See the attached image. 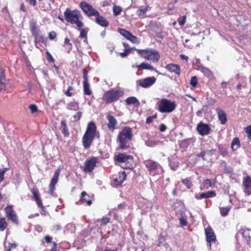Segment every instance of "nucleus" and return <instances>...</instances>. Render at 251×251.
Listing matches in <instances>:
<instances>
[{
    "mask_svg": "<svg viewBox=\"0 0 251 251\" xmlns=\"http://www.w3.org/2000/svg\"><path fill=\"white\" fill-rule=\"evenodd\" d=\"M33 198H34L35 201L36 202L37 204H38V205L40 207H43V205L42 202L41 200H40V199L39 198L37 193L36 191H34L33 192Z\"/></svg>",
    "mask_w": 251,
    "mask_h": 251,
    "instance_id": "c9c22d12",
    "label": "nucleus"
},
{
    "mask_svg": "<svg viewBox=\"0 0 251 251\" xmlns=\"http://www.w3.org/2000/svg\"><path fill=\"white\" fill-rule=\"evenodd\" d=\"M62 127V132L65 136H68L69 135V130L67 128V124L65 120H63L61 122Z\"/></svg>",
    "mask_w": 251,
    "mask_h": 251,
    "instance_id": "c756f323",
    "label": "nucleus"
},
{
    "mask_svg": "<svg viewBox=\"0 0 251 251\" xmlns=\"http://www.w3.org/2000/svg\"><path fill=\"white\" fill-rule=\"evenodd\" d=\"M166 69L171 73H174L176 75H179L180 73V69L178 65L174 64H170L166 66Z\"/></svg>",
    "mask_w": 251,
    "mask_h": 251,
    "instance_id": "4be33fe9",
    "label": "nucleus"
},
{
    "mask_svg": "<svg viewBox=\"0 0 251 251\" xmlns=\"http://www.w3.org/2000/svg\"><path fill=\"white\" fill-rule=\"evenodd\" d=\"M127 39L133 43H139L140 42V39L136 36L133 35L131 33Z\"/></svg>",
    "mask_w": 251,
    "mask_h": 251,
    "instance_id": "c03bdc74",
    "label": "nucleus"
},
{
    "mask_svg": "<svg viewBox=\"0 0 251 251\" xmlns=\"http://www.w3.org/2000/svg\"><path fill=\"white\" fill-rule=\"evenodd\" d=\"M179 222H180V225L182 226H187V223L186 220L183 217H181L179 219Z\"/></svg>",
    "mask_w": 251,
    "mask_h": 251,
    "instance_id": "4d7b16f0",
    "label": "nucleus"
},
{
    "mask_svg": "<svg viewBox=\"0 0 251 251\" xmlns=\"http://www.w3.org/2000/svg\"><path fill=\"white\" fill-rule=\"evenodd\" d=\"M64 14L65 19L67 22L75 24L79 28L83 26L84 24L82 22L83 17L78 10H71L67 8Z\"/></svg>",
    "mask_w": 251,
    "mask_h": 251,
    "instance_id": "f03ea898",
    "label": "nucleus"
},
{
    "mask_svg": "<svg viewBox=\"0 0 251 251\" xmlns=\"http://www.w3.org/2000/svg\"><path fill=\"white\" fill-rule=\"evenodd\" d=\"M84 92L85 95H90L92 94V91L90 88L88 82L83 81Z\"/></svg>",
    "mask_w": 251,
    "mask_h": 251,
    "instance_id": "c85d7f7f",
    "label": "nucleus"
},
{
    "mask_svg": "<svg viewBox=\"0 0 251 251\" xmlns=\"http://www.w3.org/2000/svg\"><path fill=\"white\" fill-rule=\"evenodd\" d=\"M74 90V88L72 86H69L66 91L64 92L65 94L68 97H71L73 94L71 91Z\"/></svg>",
    "mask_w": 251,
    "mask_h": 251,
    "instance_id": "09e8293b",
    "label": "nucleus"
},
{
    "mask_svg": "<svg viewBox=\"0 0 251 251\" xmlns=\"http://www.w3.org/2000/svg\"><path fill=\"white\" fill-rule=\"evenodd\" d=\"M45 42V38L43 35H38V40H37V43L39 42Z\"/></svg>",
    "mask_w": 251,
    "mask_h": 251,
    "instance_id": "680f3d73",
    "label": "nucleus"
},
{
    "mask_svg": "<svg viewBox=\"0 0 251 251\" xmlns=\"http://www.w3.org/2000/svg\"><path fill=\"white\" fill-rule=\"evenodd\" d=\"M150 9L149 6H147L144 8L139 9L137 11V14L139 16H143Z\"/></svg>",
    "mask_w": 251,
    "mask_h": 251,
    "instance_id": "58836bf2",
    "label": "nucleus"
},
{
    "mask_svg": "<svg viewBox=\"0 0 251 251\" xmlns=\"http://www.w3.org/2000/svg\"><path fill=\"white\" fill-rule=\"evenodd\" d=\"M56 37V34L55 31H51L49 33V37L50 40L54 39Z\"/></svg>",
    "mask_w": 251,
    "mask_h": 251,
    "instance_id": "bf43d9fd",
    "label": "nucleus"
},
{
    "mask_svg": "<svg viewBox=\"0 0 251 251\" xmlns=\"http://www.w3.org/2000/svg\"><path fill=\"white\" fill-rule=\"evenodd\" d=\"M6 216L13 223L18 224V218L16 213L13 211L11 205H8L5 208Z\"/></svg>",
    "mask_w": 251,
    "mask_h": 251,
    "instance_id": "9b49d317",
    "label": "nucleus"
},
{
    "mask_svg": "<svg viewBox=\"0 0 251 251\" xmlns=\"http://www.w3.org/2000/svg\"><path fill=\"white\" fill-rule=\"evenodd\" d=\"M156 78L154 77H149L141 79L137 81V84L143 88H149L155 83Z\"/></svg>",
    "mask_w": 251,
    "mask_h": 251,
    "instance_id": "1a4fd4ad",
    "label": "nucleus"
},
{
    "mask_svg": "<svg viewBox=\"0 0 251 251\" xmlns=\"http://www.w3.org/2000/svg\"><path fill=\"white\" fill-rule=\"evenodd\" d=\"M80 200L82 203H86L88 205H90L92 204V200L90 196L85 191L81 193Z\"/></svg>",
    "mask_w": 251,
    "mask_h": 251,
    "instance_id": "393cba45",
    "label": "nucleus"
},
{
    "mask_svg": "<svg viewBox=\"0 0 251 251\" xmlns=\"http://www.w3.org/2000/svg\"><path fill=\"white\" fill-rule=\"evenodd\" d=\"M166 126L164 124H161L159 127V130L161 132L164 131L166 129Z\"/></svg>",
    "mask_w": 251,
    "mask_h": 251,
    "instance_id": "338daca9",
    "label": "nucleus"
},
{
    "mask_svg": "<svg viewBox=\"0 0 251 251\" xmlns=\"http://www.w3.org/2000/svg\"><path fill=\"white\" fill-rule=\"evenodd\" d=\"M137 49H135L134 48H129V49H126L125 50V52L120 53V55L122 57H125L129 53L131 52L133 50H136L137 51Z\"/></svg>",
    "mask_w": 251,
    "mask_h": 251,
    "instance_id": "ea45409f",
    "label": "nucleus"
},
{
    "mask_svg": "<svg viewBox=\"0 0 251 251\" xmlns=\"http://www.w3.org/2000/svg\"><path fill=\"white\" fill-rule=\"evenodd\" d=\"M81 115H82V112H78L76 114H75L74 116V118L75 120H79L81 117Z\"/></svg>",
    "mask_w": 251,
    "mask_h": 251,
    "instance_id": "e2e57ef3",
    "label": "nucleus"
},
{
    "mask_svg": "<svg viewBox=\"0 0 251 251\" xmlns=\"http://www.w3.org/2000/svg\"><path fill=\"white\" fill-rule=\"evenodd\" d=\"M106 118L108 121L107 126L109 129L114 130L116 128V126L117 125V122L115 117L112 115H108L106 116Z\"/></svg>",
    "mask_w": 251,
    "mask_h": 251,
    "instance_id": "a211bd4d",
    "label": "nucleus"
},
{
    "mask_svg": "<svg viewBox=\"0 0 251 251\" xmlns=\"http://www.w3.org/2000/svg\"><path fill=\"white\" fill-rule=\"evenodd\" d=\"M216 110L221 124L223 125L225 124L227 121V117L226 113L224 110L220 108H217Z\"/></svg>",
    "mask_w": 251,
    "mask_h": 251,
    "instance_id": "aec40b11",
    "label": "nucleus"
},
{
    "mask_svg": "<svg viewBox=\"0 0 251 251\" xmlns=\"http://www.w3.org/2000/svg\"><path fill=\"white\" fill-rule=\"evenodd\" d=\"M46 54H47V60L49 61L54 62V59L53 58V57L52 56V55H51V54L49 51L46 52Z\"/></svg>",
    "mask_w": 251,
    "mask_h": 251,
    "instance_id": "6e6d98bb",
    "label": "nucleus"
},
{
    "mask_svg": "<svg viewBox=\"0 0 251 251\" xmlns=\"http://www.w3.org/2000/svg\"><path fill=\"white\" fill-rule=\"evenodd\" d=\"M200 71L204 75L207 77H211L212 76V73L211 71L208 68L204 67H201L200 68Z\"/></svg>",
    "mask_w": 251,
    "mask_h": 251,
    "instance_id": "473e14b6",
    "label": "nucleus"
},
{
    "mask_svg": "<svg viewBox=\"0 0 251 251\" xmlns=\"http://www.w3.org/2000/svg\"><path fill=\"white\" fill-rule=\"evenodd\" d=\"M245 131L249 137H251V125L245 128Z\"/></svg>",
    "mask_w": 251,
    "mask_h": 251,
    "instance_id": "052dcab7",
    "label": "nucleus"
},
{
    "mask_svg": "<svg viewBox=\"0 0 251 251\" xmlns=\"http://www.w3.org/2000/svg\"><path fill=\"white\" fill-rule=\"evenodd\" d=\"M133 136L132 129L129 126H126L119 132L117 141L119 144L118 149L126 150L129 147L128 142Z\"/></svg>",
    "mask_w": 251,
    "mask_h": 251,
    "instance_id": "f257e3e1",
    "label": "nucleus"
},
{
    "mask_svg": "<svg viewBox=\"0 0 251 251\" xmlns=\"http://www.w3.org/2000/svg\"><path fill=\"white\" fill-rule=\"evenodd\" d=\"M188 140H183L180 143V147L182 148H187L189 146Z\"/></svg>",
    "mask_w": 251,
    "mask_h": 251,
    "instance_id": "3c124183",
    "label": "nucleus"
},
{
    "mask_svg": "<svg viewBox=\"0 0 251 251\" xmlns=\"http://www.w3.org/2000/svg\"><path fill=\"white\" fill-rule=\"evenodd\" d=\"M197 129L199 133L203 136L208 134L210 128L207 124L201 122L198 125Z\"/></svg>",
    "mask_w": 251,
    "mask_h": 251,
    "instance_id": "ddd939ff",
    "label": "nucleus"
},
{
    "mask_svg": "<svg viewBox=\"0 0 251 251\" xmlns=\"http://www.w3.org/2000/svg\"><path fill=\"white\" fill-rule=\"evenodd\" d=\"M109 218L107 217H103L100 220V222L101 224V225H105L108 223L109 222Z\"/></svg>",
    "mask_w": 251,
    "mask_h": 251,
    "instance_id": "5fc2aeb1",
    "label": "nucleus"
},
{
    "mask_svg": "<svg viewBox=\"0 0 251 251\" xmlns=\"http://www.w3.org/2000/svg\"><path fill=\"white\" fill-rule=\"evenodd\" d=\"M7 226L4 218H0V231H3Z\"/></svg>",
    "mask_w": 251,
    "mask_h": 251,
    "instance_id": "37998d69",
    "label": "nucleus"
},
{
    "mask_svg": "<svg viewBox=\"0 0 251 251\" xmlns=\"http://www.w3.org/2000/svg\"><path fill=\"white\" fill-rule=\"evenodd\" d=\"M33 36L34 37V43L35 45L37 44L38 36L39 34V30L38 28H34L31 30Z\"/></svg>",
    "mask_w": 251,
    "mask_h": 251,
    "instance_id": "a19ab883",
    "label": "nucleus"
},
{
    "mask_svg": "<svg viewBox=\"0 0 251 251\" xmlns=\"http://www.w3.org/2000/svg\"><path fill=\"white\" fill-rule=\"evenodd\" d=\"M230 209L231 207L228 206L226 207H220L221 215L223 216H226L228 214Z\"/></svg>",
    "mask_w": 251,
    "mask_h": 251,
    "instance_id": "f704fd0d",
    "label": "nucleus"
},
{
    "mask_svg": "<svg viewBox=\"0 0 251 251\" xmlns=\"http://www.w3.org/2000/svg\"><path fill=\"white\" fill-rule=\"evenodd\" d=\"M126 175L125 172L119 173L118 178H115L113 179V183L115 186H119L122 184L126 179Z\"/></svg>",
    "mask_w": 251,
    "mask_h": 251,
    "instance_id": "6ab92c4d",
    "label": "nucleus"
},
{
    "mask_svg": "<svg viewBox=\"0 0 251 251\" xmlns=\"http://www.w3.org/2000/svg\"><path fill=\"white\" fill-rule=\"evenodd\" d=\"M64 43H65V44H68L69 45H70V50L72 49V44L70 42V40H69V39L68 38H66L65 39Z\"/></svg>",
    "mask_w": 251,
    "mask_h": 251,
    "instance_id": "774afa93",
    "label": "nucleus"
},
{
    "mask_svg": "<svg viewBox=\"0 0 251 251\" xmlns=\"http://www.w3.org/2000/svg\"><path fill=\"white\" fill-rule=\"evenodd\" d=\"M127 104H133L134 106H138L139 104L137 99L133 97H128L126 100Z\"/></svg>",
    "mask_w": 251,
    "mask_h": 251,
    "instance_id": "cd10ccee",
    "label": "nucleus"
},
{
    "mask_svg": "<svg viewBox=\"0 0 251 251\" xmlns=\"http://www.w3.org/2000/svg\"><path fill=\"white\" fill-rule=\"evenodd\" d=\"M123 94V91L120 90H110L105 93L104 99L107 102L110 103L117 100Z\"/></svg>",
    "mask_w": 251,
    "mask_h": 251,
    "instance_id": "423d86ee",
    "label": "nucleus"
},
{
    "mask_svg": "<svg viewBox=\"0 0 251 251\" xmlns=\"http://www.w3.org/2000/svg\"><path fill=\"white\" fill-rule=\"evenodd\" d=\"M29 108L32 113L37 112L38 108L35 104H30L29 106Z\"/></svg>",
    "mask_w": 251,
    "mask_h": 251,
    "instance_id": "603ef678",
    "label": "nucleus"
},
{
    "mask_svg": "<svg viewBox=\"0 0 251 251\" xmlns=\"http://www.w3.org/2000/svg\"><path fill=\"white\" fill-rule=\"evenodd\" d=\"M95 138V137L84 133L82 137V144L85 149H88L90 147L93 139Z\"/></svg>",
    "mask_w": 251,
    "mask_h": 251,
    "instance_id": "f3484780",
    "label": "nucleus"
},
{
    "mask_svg": "<svg viewBox=\"0 0 251 251\" xmlns=\"http://www.w3.org/2000/svg\"><path fill=\"white\" fill-rule=\"evenodd\" d=\"M176 107V104L175 101L166 98L160 99L156 103L157 109L161 113H171Z\"/></svg>",
    "mask_w": 251,
    "mask_h": 251,
    "instance_id": "7ed1b4c3",
    "label": "nucleus"
},
{
    "mask_svg": "<svg viewBox=\"0 0 251 251\" xmlns=\"http://www.w3.org/2000/svg\"><path fill=\"white\" fill-rule=\"evenodd\" d=\"M78 30L80 31L79 37L82 38H84V42H87V31L84 28H80L78 27Z\"/></svg>",
    "mask_w": 251,
    "mask_h": 251,
    "instance_id": "e433bc0d",
    "label": "nucleus"
},
{
    "mask_svg": "<svg viewBox=\"0 0 251 251\" xmlns=\"http://www.w3.org/2000/svg\"><path fill=\"white\" fill-rule=\"evenodd\" d=\"M186 17L185 16H183L182 17L181 19H180L178 21L179 25L180 26H182L185 24V23L186 22Z\"/></svg>",
    "mask_w": 251,
    "mask_h": 251,
    "instance_id": "13d9d810",
    "label": "nucleus"
},
{
    "mask_svg": "<svg viewBox=\"0 0 251 251\" xmlns=\"http://www.w3.org/2000/svg\"><path fill=\"white\" fill-rule=\"evenodd\" d=\"M119 33L124 37H125L127 39L129 37L131 33L129 31L122 28H120L119 29Z\"/></svg>",
    "mask_w": 251,
    "mask_h": 251,
    "instance_id": "79ce46f5",
    "label": "nucleus"
},
{
    "mask_svg": "<svg viewBox=\"0 0 251 251\" xmlns=\"http://www.w3.org/2000/svg\"><path fill=\"white\" fill-rule=\"evenodd\" d=\"M182 182L188 189H190L193 186L190 178H186L182 179Z\"/></svg>",
    "mask_w": 251,
    "mask_h": 251,
    "instance_id": "4c0bfd02",
    "label": "nucleus"
},
{
    "mask_svg": "<svg viewBox=\"0 0 251 251\" xmlns=\"http://www.w3.org/2000/svg\"><path fill=\"white\" fill-rule=\"evenodd\" d=\"M80 6L84 12L89 17L96 16L98 14V12L97 10L86 2H81L80 3Z\"/></svg>",
    "mask_w": 251,
    "mask_h": 251,
    "instance_id": "6e6552de",
    "label": "nucleus"
},
{
    "mask_svg": "<svg viewBox=\"0 0 251 251\" xmlns=\"http://www.w3.org/2000/svg\"><path fill=\"white\" fill-rule=\"evenodd\" d=\"M83 81H86L88 82V78H87V73L85 70H83Z\"/></svg>",
    "mask_w": 251,
    "mask_h": 251,
    "instance_id": "0e129e2a",
    "label": "nucleus"
},
{
    "mask_svg": "<svg viewBox=\"0 0 251 251\" xmlns=\"http://www.w3.org/2000/svg\"><path fill=\"white\" fill-rule=\"evenodd\" d=\"M113 10L115 15H119L122 11V8L120 6L114 5Z\"/></svg>",
    "mask_w": 251,
    "mask_h": 251,
    "instance_id": "49530a36",
    "label": "nucleus"
},
{
    "mask_svg": "<svg viewBox=\"0 0 251 251\" xmlns=\"http://www.w3.org/2000/svg\"><path fill=\"white\" fill-rule=\"evenodd\" d=\"M85 133L97 139L100 138L99 131L97 130L96 125L94 122L88 123Z\"/></svg>",
    "mask_w": 251,
    "mask_h": 251,
    "instance_id": "0eeeda50",
    "label": "nucleus"
},
{
    "mask_svg": "<svg viewBox=\"0 0 251 251\" xmlns=\"http://www.w3.org/2000/svg\"><path fill=\"white\" fill-rule=\"evenodd\" d=\"M27 2H28L30 5L32 6H35L36 5V0H25Z\"/></svg>",
    "mask_w": 251,
    "mask_h": 251,
    "instance_id": "69168bd1",
    "label": "nucleus"
},
{
    "mask_svg": "<svg viewBox=\"0 0 251 251\" xmlns=\"http://www.w3.org/2000/svg\"><path fill=\"white\" fill-rule=\"evenodd\" d=\"M0 83L3 85L7 84V81L5 78V71L1 69H0Z\"/></svg>",
    "mask_w": 251,
    "mask_h": 251,
    "instance_id": "72a5a7b5",
    "label": "nucleus"
},
{
    "mask_svg": "<svg viewBox=\"0 0 251 251\" xmlns=\"http://www.w3.org/2000/svg\"><path fill=\"white\" fill-rule=\"evenodd\" d=\"M190 83L194 87H195L197 86L198 80L196 76H193L191 77Z\"/></svg>",
    "mask_w": 251,
    "mask_h": 251,
    "instance_id": "8fccbe9b",
    "label": "nucleus"
},
{
    "mask_svg": "<svg viewBox=\"0 0 251 251\" xmlns=\"http://www.w3.org/2000/svg\"><path fill=\"white\" fill-rule=\"evenodd\" d=\"M144 164L147 168L150 174L152 175L160 174L163 172L162 167L158 163L152 160H145L144 161Z\"/></svg>",
    "mask_w": 251,
    "mask_h": 251,
    "instance_id": "39448f33",
    "label": "nucleus"
},
{
    "mask_svg": "<svg viewBox=\"0 0 251 251\" xmlns=\"http://www.w3.org/2000/svg\"><path fill=\"white\" fill-rule=\"evenodd\" d=\"M162 144V142L159 140H151L146 142V146L150 147H154Z\"/></svg>",
    "mask_w": 251,
    "mask_h": 251,
    "instance_id": "7c9ffc66",
    "label": "nucleus"
},
{
    "mask_svg": "<svg viewBox=\"0 0 251 251\" xmlns=\"http://www.w3.org/2000/svg\"><path fill=\"white\" fill-rule=\"evenodd\" d=\"M240 146V143L238 138L233 139L231 143V148L233 151H236Z\"/></svg>",
    "mask_w": 251,
    "mask_h": 251,
    "instance_id": "2f4dec72",
    "label": "nucleus"
},
{
    "mask_svg": "<svg viewBox=\"0 0 251 251\" xmlns=\"http://www.w3.org/2000/svg\"><path fill=\"white\" fill-rule=\"evenodd\" d=\"M203 186H205L206 188H208L209 187H212V184L211 181L209 179H207L205 180L203 182Z\"/></svg>",
    "mask_w": 251,
    "mask_h": 251,
    "instance_id": "864d4df0",
    "label": "nucleus"
},
{
    "mask_svg": "<svg viewBox=\"0 0 251 251\" xmlns=\"http://www.w3.org/2000/svg\"><path fill=\"white\" fill-rule=\"evenodd\" d=\"M17 247L15 243H8V246L5 245V248L6 251H11L12 249H15Z\"/></svg>",
    "mask_w": 251,
    "mask_h": 251,
    "instance_id": "a18cd8bd",
    "label": "nucleus"
},
{
    "mask_svg": "<svg viewBox=\"0 0 251 251\" xmlns=\"http://www.w3.org/2000/svg\"><path fill=\"white\" fill-rule=\"evenodd\" d=\"M244 192L248 195L251 194V177L247 176L244 177L243 181Z\"/></svg>",
    "mask_w": 251,
    "mask_h": 251,
    "instance_id": "f8f14e48",
    "label": "nucleus"
},
{
    "mask_svg": "<svg viewBox=\"0 0 251 251\" xmlns=\"http://www.w3.org/2000/svg\"><path fill=\"white\" fill-rule=\"evenodd\" d=\"M96 165V159L95 158L86 160L84 164V171L86 172H91Z\"/></svg>",
    "mask_w": 251,
    "mask_h": 251,
    "instance_id": "4468645a",
    "label": "nucleus"
},
{
    "mask_svg": "<svg viewBox=\"0 0 251 251\" xmlns=\"http://www.w3.org/2000/svg\"><path fill=\"white\" fill-rule=\"evenodd\" d=\"M115 159L119 162L128 163L132 160L133 157L129 155L120 153L115 157Z\"/></svg>",
    "mask_w": 251,
    "mask_h": 251,
    "instance_id": "dca6fc26",
    "label": "nucleus"
},
{
    "mask_svg": "<svg viewBox=\"0 0 251 251\" xmlns=\"http://www.w3.org/2000/svg\"><path fill=\"white\" fill-rule=\"evenodd\" d=\"M205 232L207 242L210 243L209 246H210V243L216 240V236L212 228L209 226L205 228Z\"/></svg>",
    "mask_w": 251,
    "mask_h": 251,
    "instance_id": "2eb2a0df",
    "label": "nucleus"
},
{
    "mask_svg": "<svg viewBox=\"0 0 251 251\" xmlns=\"http://www.w3.org/2000/svg\"><path fill=\"white\" fill-rule=\"evenodd\" d=\"M215 196L216 193L214 191H208L206 193H202L196 195L195 197L198 200H201L205 198H212Z\"/></svg>",
    "mask_w": 251,
    "mask_h": 251,
    "instance_id": "5701e85b",
    "label": "nucleus"
},
{
    "mask_svg": "<svg viewBox=\"0 0 251 251\" xmlns=\"http://www.w3.org/2000/svg\"><path fill=\"white\" fill-rule=\"evenodd\" d=\"M169 165L172 170H176L178 166V163L173 160H170Z\"/></svg>",
    "mask_w": 251,
    "mask_h": 251,
    "instance_id": "de8ad7c7",
    "label": "nucleus"
},
{
    "mask_svg": "<svg viewBox=\"0 0 251 251\" xmlns=\"http://www.w3.org/2000/svg\"><path fill=\"white\" fill-rule=\"evenodd\" d=\"M79 108L78 103L75 101H70L67 104V109L70 110L76 111Z\"/></svg>",
    "mask_w": 251,
    "mask_h": 251,
    "instance_id": "bb28decb",
    "label": "nucleus"
},
{
    "mask_svg": "<svg viewBox=\"0 0 251 251\" xmlns=\"http://www.w3.org/2000/svg\"><path fill=\"white\" fill-rule=\"evenodd\" d=\"M61 171V167H59L58 169L55 171L54 174L51 179L50 184V190L52 193L55 189V185L57 183L58 177L60 175Z\"/></svg>",
    "mask_w": 251,
    "mask_h": 251,
    "instance_id": "9d476101",
    "label": "nucleus"
},
{
    "mask_svg": "<svg viewBox=\"0 0 251 251\" xmlns=\"http://www.w3.org/2000/svg\"><path fill=\"white\" fill-rule=\"evenodd\" d=\"M136 68L140 70H148L153 71L156 72L157 74H160V73L156 69L147 63H142L139 65H137Z\"/></svg>",
    "mask_w": 251,
    "mask_h": 251,
    "instance_id": "b1692460",
    "label": "nucleus"
},
{
    "mask_svg": "<svg viewBox=\"0 0 251 251\" xmlns=\"http://www.w3.org/2000/svg\"><path fill=\"white\" fill-rule=\"evenodd\" d=\"M137 52L142 57L152 62L156 63L159 59V52L152 49H147L146 50H137Z\"/></svg>",
    "mask_w": 251,
    "mask_h": 251,
    "instance_id": "20e7f679",
    "label": "nucleus"
},
{
    "mask_svg": "<svg viewBox=\"0 0 251 251\" xmlns=\"http://www.w3.org/2000/svg\"><path fill=\"white\" fill-rule=\"evenodd\" d=\"M240 232L243 238L246 240L247 244L250 245L251 241V230L249 228L242 229Z\"/></svg>",
    "mask_w": 251,
    "mask_h": 251,
    "instance_id": "412c9836",
    "label": "nucleus"
},
{
    "mask_svg": "<svg viewBox=\"0 0 251 251\" xmlns=\"http://www.w3.org/2000/svg\"><path fill=\"white\" fill-rule=\"evenodd\" d=\"M96 16V22L103 27H107L108 25V22L102 16H100L99 13Z\"/></svg>",
    "mask_w": 251,
    "mask_h": 251,
    "instance_id": "a878e982",
    "label": "nucleus"
}]
</instances>
